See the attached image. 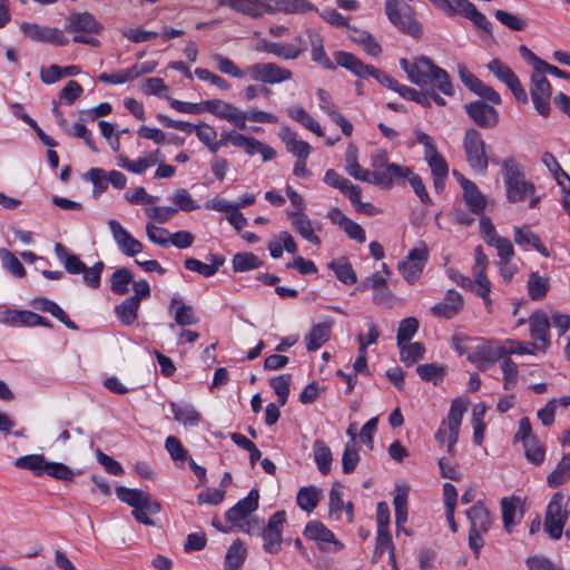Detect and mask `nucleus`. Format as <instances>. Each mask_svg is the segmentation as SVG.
I'll return each instance as SVG.
<instances>
[{
	"instance_id": "1",
	"label": "nucleus",
	"mask_w": 570,
	"mask_h": 570,
	"mask_svg": "<svg viewBox=\"0 0 570 570\" xmlns=\"http://www.w3.org/2000/svg\"><path fill=\"white\" fill-rule=\"evenodd\" d=\"M400 65L406 72L407 79L414 85L425 87L431 83L444 95L453 96V86L448 72L428 57H417L413 61L402 58Z\"/></svg>"
},
{
	"instance_id": "2",
	"label": "nucleus",
	"mask_w": 570,
	"mask_h": 570,
	"mask_svg": "<svg viewBox=\"0 0 570 570\" xmlns=\"http://www.w3.org/2000/svg\"><path fill=\"white\" fill-rule=\"evenodd\" d=\"M501 166L507 199L510 203L522 202L528 195L534 194V185L525 179L522 167L517 164L513 157L505 158Z\"/></svg>"
},
{
	"instance_id": "3",
	"label": "nucleus",
	"mask_w": 570,
	"mask_h": 570,
	"mask_svg": "<svg viewBox=\"0 0 570 570\" xmlns=\"http://www.w3.org/2000/svg\"><path fill=\"white\" fill-rule=\"evenodd\" d=\"M259 492L252 489L248 495L239 500L233 508L227 510L225 518L230 523V529L237 527L242 532L250 533L258 529V519L250 514L258 509Z\"/></svg>"
},
{
	"instance_id": "4",
	"label": "nucleus",
	"mask_w": 570,
	"mask_h": 570,
	"mask_svg": "<svg viewBox=\"0 0 570 570\" xmlns=\"http://www.w3.org/2000/svg\"><path fill=\"white\" fill-rule=\"evenodd\" d=\"M334 58L336 65L340 67L351 71L353 75L358 77L360 79L365 78L367 76H372L375 78L381 85L385 86L391 90H396L399 87V82L390 77L383 70L375 68L372 65H364L355 55L347 51H336L334 53Z\"/></svg>"
},
{
	"instance_id": "5",
	"label": "nucleus",
	"mask_w": 570,
	"mask_h": 570,
	"mask_svg": "<svg viewBox=\"0 0 570 570\" xmlns=\"http://www.w3.org/2000/svg\"><path fill=\"white\" fill-rule=\"evenodd\" d=\"M385 13L399 30L414 38H420L423 33L421 23L416 20L414 10L411 6L401 0H386Z\"/></svg>"
},
{
	"instance_id": "6",
	"label": "nucleus",
	"mask_w": 570,
	"mask_h": 570,
	"mask_svg": "<svg viewBox=\"0 0 570 570\" xmlns=\"http://www.w3.org/2000/svg\"><path fill=\"white\" fill-rule=\"evenodd\" d=\"M466 411L464 401L456 399L452 401L446 420L442 421L435 433V439L440 445L448 440V451L453 453L454 445L458 442L463 415Z\"/></svg>"
},
{
	"instance_id": "7",
	"label": "nucleus",
	"mask_w": 570,
	"mask_h": 570,
	"mask_svg": "<svg viewBox=\"0 0 570 570\" xmlns=\"http://www.w3.org/2000/svg\"><path fill=\"white\" fill-rule=\"evenodd\" d=\"M465 514L470 521L469 547L478 558L483 547L482 535L491 528L492 518L480 501L468 509Z\"/></svg>"
},
{
	"instance_id": "8",
	"label": "nucleus",
	"mask_w": 570,
	"mask_h": 570,
	"mask_svg": "<svg viewBox=\"0 0 570 570\" xmlns=\"http://www.w3.org/2000/svg\"><path fill=\"white\" fill-rule=\"evenodd\" d=\"M568 502L569 499L562 492H557L552 495L548 504L543 525L544 531L554 540L561 538L563 528L568 521Z\"/></svg>"
},
{
	"instance_id": "9",
	"label": "nucleus",
	"mask_w": 570,
	"mask_h": 570,
	"mask_svg": "<svg viewBox=\"0 0 570 570\" xmlns=\"http://www.w3.org/2000/svg\"><path fill=\"white\" fill-rule=\"evenodd\" d=\"M463 147L470 167L476 171H485L489 164L485 153L487 145L482 135L475 128L465 131Z\"/></svg>"
},
{
	"instance_id": "10",
	"label": "nucleus",
	"mask_w": 570,
	"mask_h": 570,
	"mask_svg": "<svg viewBox=\"0 0 570 570\" xmlns=\"http://www.w3.org/2000/svg\"><path fill=\"white\" fill-rule=\"evenodd\" d=\"M247 75L254 81L264 83H278L291 80L293 73L274 62H258L246 68Z\"/></svg>"
},
{
	"instance_id": "11",
	"label": "nucleus",
	"mask_w": 570,
	"mask_h": 570,
	"mask_svg": "<svg viewBox=\"0 0 570 570\" xmlns=\"http://www.w3.org/2000/svg\"><path fill=\"white\" fill-rule=\"evenodd\" d=\"M530 95L535 110L543 117L550 114L552 88L549 80L540 71L531 75Z\"/></svg>"
},
{
	"instance_id": "12",
	"label": "nucleus",
	"mask_w": 570,
	"mask_h": 570,
	"mask_svg": "<svg viewBox=\"0 0 570 570\" xmlns=\"http://www.w3.org/2000/svg\"><path fill=\"white\" fill-rule=\"evenodd\" d=\"M203 106L204 111L210 112L216 117L228 121L240 130L246 129L245 111L238 109L234 105L219 99H210L203 101Z\"/></svg>"
},
{
	"instance_id": "13",
	"label": "nucleus",
	"mask_w": 570,
	"mask_h": 570,
	"mask_svg": "<svg viewBox=\"0 0 570 570\" xmlns=\"http://www.w3.org/2000/svg\"><path fill=\"white\" fill-rule=\"evenodd\" d=\"M528 323L530 326V336L533 342L529 345L538 351L546 352L550 346V321L543 311L532 313Z\"/></svg>"
},
{
	"instance_id": "14",
	"label": "nucleus",
	"mask_w": 570,
	"mask_h": 570,
	"mask_svg": "<svg viewBox=\"0 0 570 570\" xmlns=\"http://www.w3.org/2000/svg\"><path fill=\"white\" fill-rule=\"evenodd\" d=\"M259 18L265 13L275 14L283 13H305L316 10L307 0H259L258 2Z\"/></svg>"
},
{
	"instance_id": "15",
	"label": "nucleus",
	"mask_w": 570,
	"mask_h": 570,
	"mask_svg": "<svg viewBox=\"0 0 570 570\" xmlns=\"http://www.w3.org/2000/svg\"><path fill=\"white\" fill-rule=\"evenodd\" d=\"M489 70L512 91L517 100L528 102V95L521 86L512 69L500 59H492L488 65Z\"/></svg>"
},
{
	"instance_id": "16",
	"label": "nucleus",
	"mask_w": 570,
	"mask_h": 570,
	"mask_svg": "<svg viewBox=\"0 0 570 570\" xmlns=\"http://www.w3.org/2000/svg\"><path fill=\"white\" fill-rule=\"evenodd\" d=\"M108 227L111 232L112 239L124 255L134 257L144 250L141 242L136 239L127 229H125L118 220L110 219L108 222Z\"/></svg>"
},
{
	"instance_id": "17",
	"label": "nucleus",
	"mask_w": 570,
	"mask_h": 570,
	"mask_svg": "<svg viewBox=\"0 0 570 570\" xmlns=\"http://www.w3.org/2000/svg\"><path fill=\"white\" fill-rule=\"evenodd\" d=\"M21 32L33 41L49 42L57 46H66L68 39L57 28L41 27L37 23L23 22L20 26Z\"/></svg>"
},
{
	"instance_id": "18",
	"label": "nucleus",
	"mask_w": 570,
	"mask_h": 570,
	"mask_svg": "<svg viewBox=\"0 0 570 570\" xmlns=\"http://www.w3.org/2000/svg\"><path fill=\"white\" fill-rule=\"evenodd\" d=\"M469 117L481 128H494L499 122V112L483 100H475L464 106Z\"/></svg>"
},
{
	"instance_id": "19",
	"label": "nucleus",
	"mask_w": 570,
	"mask_h": 570,
	"mask_svg": "<svg viewBox=\"0 0 570 570\" xmlns=\"http://www.w3.org/2000/svg\"><path fill=\"white\" fill-rule=\"evenodd\" d=\"M426 259L428 249L425 246L410 250L406 259L399 264V269L404 279L410 284L415 283L422 274Z\"/></svg>"
},
{
	"instance_id": "20",
	"label": "nucleus",
	"mask_w": 570,
	"mask_h": 570,
	"mask_svg": "<svg viewBox=\"0 0 570 570\" xmlns=\"http://www.w3.org/2000/svg\"><path fill=\"white\" fill-rule=\"evenodd\" d=\"M116 493L119 500L132 508L138 505L145 507L149 514H157L161 509L160 504L151 500L150 494L146 491L120 485L116 488Z\"/></svg>"
},
{
	"instance_id": "21",
	"label": "nucleus",
	"mask_w": 570,
	"mask_h": 570,
	"mask_svg": "<svg viewBox=\"0 0 570 570\" xmlns=\"http://www.w3.org/2000/svg\"><path fill=\"white\" fill-rule=\"evenodd\" d=\"M306 49V41L301 37L296 38V43L262 41L258 47V50L285 60L297 59Z\"/></svg>"
},
{
	"instance_id": "22",
	"label": "nucleus",
	"mask_w": 570,
	"mask_h": 570,
	"mask_svg": "<svg viewBox=\"0 0 570 570\" xmlns=\"http://www.w3.org/2000/svg\"><path fill=\"white\" fill-rule=\"evenodd\" d=\"M157 67L155 61H145L135 63L130 68L119 71L116 75H108L102 72L98 76V80L105 83H125L137 79L138 77L151 73Z\"/></svg>"
},
{
	"instance_id": "23",
	"label": "nucleus",
	"mask_w": 570,
	"mask_h": 570,
	"mask_svg": "<svg viewBox=\"0 0 570 570\" xmlns=\"http://www.w3.org/2000/svg\"><path fill=\"white\" fill-rule=\"evenodd\" d=\"M66 30L68 32L99 35L102 31V26L87 11L72 12L68 16Z\"/></svg>"
},
{
	"instance_id": "24",
	"label": "nucleus",
	"mask_w": 570,
	"mask_h": 570,
	"mask_svg": "<svg viewBox=\"0 0 570 570\" xmlns=\"http://www.w3.org/2000/svg\"><path fill=\"white\" fill-rule=\"evenodd\" d=\"M464 306L462 295L454 289H449L444 298L431 307V312L436 317L453 318L458 315Z\"/></svg>"
},
{
	"instance_id": "25",
	"label": "nucleus",
	"mask_w": 570,
	"mask_h": 570,
	"mask_svg": "<svg viewBox=\"0 0 570 570\" xmlns=\"http://www.w3.org/2000/svg\"><path fill=\"white\" fill-rule=\"evenodd\" d=\"M371 164L373 167L372 173L385 174V176H390L391 187L394 181L400 177H405L411 174V168L403 167L394 163H389V156L385 151H379L372 156Z\"/></svg>"
},
{
	"instance_id": "26",
	"label": "nucleus",
	"mask_w": 570,
	"mask_h": 570,
	"mask_svg": "<svg viewBox=\"0 0 570 570\" xmlns=\"http://www.w3.org/2000/svg\"><path fill=\"white\" fill-rule=\"evenodd\" d=\"M455 14H462L470 19L476 27L483 29L487 33H492V23L478 8L469 0H451Z\"/></svg>"
},
{
	"instance_id": "27",
	"label": "nucleus",
	"mask_w": 570,
	"mask_h": 570,
	"mask_svg": "<svg viewBox=\"0 0 570 570\" xmlns=\"http://www.w3.org/2000/svg\"><path fill=\"white\" fill-rule=\"evenodd\" d=\"M460 184L463 189V198L466 203V206L474 214H482L485 207V198L479 190L478 186L463 176H460Z\"/></svg>"
},
{
	"instance_id": "28",
	"label": "nucleus",
	"mask_w": 570,
	"mask_h": 570,
	"mask_svg": "<svg viewBox=\"0 0 570 570\" xmlns=\"http://www.w3.org/2000/svg\"><path fill=\"white\" fill-rule=\"evenodd\" d=\"M346 171L353 178L365 181L368 184H373L375 186L381 187L382 189L391 188V179L390 176H385V174L372 173L371 170L364 169L361 165L354 164L353 166H346Z\"/></svg>"
},
{
	"instance_id": "29",
	"label": "nucleus",
	"mask_w": 570,
	"mask_h": 570,
	"mask_svg": "<svg viewBox=\"0 0 570 570\" xmlns=\"http://www.w3.org/2000/svg\"><path fill=\"white\" fill-rule=\"evenodd\" d=\"M311 43L312 60L327 70H335L336 65L327 57L324 49V40L316 31L307 30Z\"/></svg>"
},
{
	"instance_id": "30",
	"label": "nucleus",
	"mask_w": 570,
	"mask_h": 570,
	"mask_svg": "<svg viewBox=\"0 0 570 570\" xmlns=\"http://www.w3.org/2000/svg\"><path fill=\"white\" fill-rule=\"evenodd\" d=\"M282 141L286 145L288 153L299 158H308L311 146L308 142L297 139L296 134L288 127H283L279 131Z\"/></svg>"
},
{
	"instance_id": "31",
	"label": "nucleus",
	"mask_w": 570,
	"mask_h": 570,
	"mask_svg": "<svg viewBox=\"0 0 570 570\" xmlns=\"http://www.w3.org/2000/svg\"><path fill=\"white\" fill-rule=\"evenodd\" d=\"M209 261L212 263L207 264L189 257L185 259L184 266L186 269L196 272L204 277H212L218 272L219 267L225 263V259L222 256L212 255Z\"/></svg>"
},
{
	"instance_id": "32",
	"label": "nucleus",
	"mask_w": 570,
	"mask_h": 570,
	"mask_svg": "<svg viewBox=\"0 0 570 570\" xmlns=\"http://www.w3.org/2000/svg\"><path fill=\"white\" fill-rule=\"evenodd\" d=\"M332 326V320L313 326L305 337L307 351L313 352L324 345L330 340Z\"/></svg>"
},
{
	"instance_id": "33",
	"label": "nucleus",
	"mask_w": 570,
	"mask_h": 570,
	"mask_svg": "<svg viewBox=\"0 0 570 570\" xmlns=\"http://www.w3.org/2000/svg\"><path fill=\"white\" fill-rule=\"evenodd\" d=\"M170 410L174 420L184 426H196L202 420V414L191 404L173 402L170 403Z\"/></svg>"
},
{
	"instance_id": "34",
	"label": "nucleus",
	"mask_w": 570,
	"mask_h": 570,
	"mask_svg": "<svg viewBox=\"0 0 570 570\" xmlns=\"http://www.w3.org/2000/svg\"><path fill=\"white\" fill-rule=\"evenodd\" d=\"M170 311H174V320L177 325L189 326L196 325L199 320L194 311V307L186 304L180 298H174L170 303Z\"/></svg>"
},
{
	"instance_id": "35",
	"label": "nucleus",
	"mask_w": 570,
	"mask_h": 570,
	"mask_svg": "<svg viewBox=\"0 0 570 570\" xmlns=\"http://www.w3.org/2000/svg\"><path fill=\"white\" fill-rule=\"evenodd\" d=\"M324 181L338 190H341L350 200H356L358 186L353 185L348 179L337 174L334 169L325 173Z\"/></svg>"
},
{
	"instance_id": "36",
	"label": "nucleus",
	"mask_w": 570,
	"mask_h": 570,
	"mask_svg": "<svg viewBox=\"0 0 570 570\" xmlns=\"http://www.w3.org/2000/svg\"><path fill=\"white\" fill-rule=\"evenodd\" d=\"M514 242L519 246L530 245L537 249L542 256L549 257L550 253L541 243L539 236L534 234L528 226L514 227Z\"/></svg>"
},
{
	"instance_id": "37",
	"label": "nucleus",
	"mask_w": 570,
	"mask_h": 570,
	"mask_svg": "<svg viewBox=\"0 0 570 570\" xmlns=\"http://www.w3.org/2000/svg\"><path fill=\"white\" fill-rule=\"evenodd\" d=\"M140 303L135 297H128L115 307V314L122 325H132L138 318Z\"/></svg>"
},
{
	"instance_id": "38",
	"label": "nucleus",
	"mask_w": 570,
	"mask_h": 570,
	"mask_svg": "<svg viewBox=\"0 0 570 570\" xmlns=\"http://www.w3.org/2000/svg\"><path fill=\"white\" fill-rule=\"evenodd\" d=\"M504 356V348L502 346L494 347L487 343L479 346L474 352L468 355V360L472 363H495Z\"/></svg>"
},
{
	"instance_id": "39",
	"label": "nucleus",
	"mask_w": 570,
	"mask_h": 570,
	"mask_svg": "<svg viewBox=\"0 0 570 570\" xmlns=\"http://www.w3.org/2000/svg\"><path fill=\"white\" fill-rule=\"evenodd\" d=\"M304 535L309 540L318 541L321 543H334L341 548L334 533L320 521L308 522L305 527Z\"/></svg>"
},
{
	"instance_id": "40",
	"label": "nucleus",
	"mask_w": 570,
	"mask_h": 570,
	"mask_svg": "<svg viewBox=\"0 0 570 570\" xmlns=\"http://www.w3.org/2000/svg\"><path fill=\"white\" fill-rule=\"evenodd\" d=\"M55 253L69 274L77 275L85 271L86 264L77 255L69 253L62 244L55 245Z\"/></svg>"
},
{
	"instance_id": "41",
	"label": "nucleus",
	"mask_w": 570,
	"mask_h": 570,
	"mask_svg": "<svg viewBox=\"0 0 570 570\" xmlns=\"http://www.w3.org/2000/svg\"><path fill=\"white\" fill-rule=\"evenodd\" d=\"M314 461L318 468V471L326 475L330 473L332 468V451L323 440H315L313 443Z\"/></svg>"
},
{
	"instance_id": "42",
	"label": "nucleus",
	"mask_w": 570,
	"mask_h": 570,
	"mask_svg": "<svg viewBox=\"0 0 570 570\" xmlns=\"http://www.w3.org/2000/svg\"><path fill=\"white\" fill-rule=\"evenodd\" d=\"M35 306L42 312L51 314L68 328L72 331L78 330V326L69 318L67 313L55 302L47 298H39L35 302Z\"/></svg>"
},
{
	"instance_id": "43",
	"label": "nucleus",
	"mask_w": 570,
	"mask_h": 570,
	"mask_svg": "<svg viewBox=\"0 0 570 570\" xmlns=\"http://www.w3.org/2000/svg\"><path fill=\"white\" fill-rule=\"evenodd\" d=\"M393 503L397 529L403 530L406 534H410V532H407V530L404 528V524L407 521V489L397 487Z\"/></svg>"
},
{
	"instance_id": "44",
	"label": "nucleus",
	"mask_w": 570,
	"mask_h": 570,
	"mask_svg": "<svg viewBox=\"0 0 570 570\" xmlns=\"http://www.w3.org/2000/svg\"><path fill=\"white\" fill-rule=\"evenodd\" d=\"M321 495L322 491L314 485L303 487L296 495L297 505L302 510L311 513L317 507Z\"/></svg>"
},
{
	"instance_id": "45",
	"label": "nucleus",
	"mask_w": 570,
	"mask_h": 570,
	"mask_svg": "<svg viewBox=\"0 0 570 570\" xmlns=\"http://www.w3.org/2000/svg\"><path fill=\"white\" fill-rule=\"evenodd\" d=\"M293 226L295 230L307 242L320 245L321 238L314 233L312 222L303 213L293 214Z\"/></svg>"
},
{
	"instance_id": "46",
	"label": "nucleus",
	"mask_w": 570,
	"mask_h": 570,
	"mask_svg": "<svg viewBox=\"0 0 570 570\" xmlns=\"http://www.w3.org/2000/svg\"><path fill=\"white\" fill-rule=\"evenodd\" d=\"M134 282V274L130 269L121 267L116 269L110 277V289L118 295L128 293V285Z\"/></svg>"
},
{
	"instance_id": "47",
	"label": "nucleus",
	"mask_w": 570,
	"mask_h": 570,
	"mask_svg": "<svg viewBox=\"0 0 570 570\" xmlns=\"http://www.w3.org/2000/svg\"><path fill=\"white\" fill-rule=\"evenodd\" d=\"M48 461L42 454H29L20 456L14 461L18 469L32 471L36 475H42L46 472Z\"/></svg>"
},
{
	"instance_id": "48",
	"label": "nucleus",
	"mask_w": 570,
	"mask_h": 570,
	"mask_svg": "<svg viewBox=\"0 0 570 570\" xmlns=\"http://www.w3.org/2000/svg\"><path fill=\"white\" fill-rule=\"evenodd\" d=\"M219 6L228 7L250 18H259V0H216Z\"/></svg>"
},
{
	"instance_id": "49",
	"label": "nucleus",
	"mask_w": 570,
	"mask_h": 570,
	"mask_svg": "<svg viewBox=\"0 0 570 570\" xmlns=\"http://www.w3.org/2000/svg\"><path fill=\"white\" fill-rule=\"evenodd\" d=\"M570 478V454L561 458L553 471L548 475L547 483L550 488H558Z\"/></svg>"
},
{
	"instance_id": "50",
	"label": "nucleus",
	"mask_w": 570,
	"mask_h": 570,
	"mask_svg": "<svg viewBox=\"0 0 570 570\" xmlns=\"http://www.w3.org/2000/svg\"><path fill=\"white\" fill-rule=\"evenodd\" d=\"M246 559V549L240 540L229 547L225 557V570H239Z\"/></svg>"
},
{
	"instance_id": "51",
	"label": "nucleus",
	"mask_w": 570,
	"mask_h": 570,
	"mask_svg": "<svg viewBox=\"0 0 570 570\" xmlns=\"http://www.w3.org/2000/svg\"><path fill=\"white\" fill-rule=\"evenodd\" d=\"M528 293L531 299L540 301L546 297L549 291V278L540 276L538 273H531L527 284Z\"/></svg>"
},
{
	"instance_id": "52",
	"label": "nucleus",
	"mask_w": 570,
	"mask_h": 570,
	"mask_svg": "<svg viewBox=\"0 0 570 570\" xmlns=\"http://www.w3.org/2000/svg\"><path fill=\"white\" fill-rule=\"evenodd\" d=\"M289 117L302 124L305 128L317 135L324 136L321 125L302 107L289 108L287 110Z\"/></svg>"
},
{
	"instance_id": "53",
	"label": "nucleus",
	"mask_w": 570,
	"mask_h": 570,
	"mask_svg": "<svg viewBox=\"0 0 570 570\" xmlns=\"http://www.w3.org/2000/svg\"><path fill=\"white\" fill-rule=\"evenodd\" d=\"M262 264L263 262L253 253H237L232 261L233 269L238 273L258 268Z\"/></svg>"
},
{
	"instance_id": "54",
	"label": "nucleus",
	"mask_w": 570,
	"mask_h": 570,
	"mask_svg": "<svg viewBox=\"0 0 570 570\" xmlns=\"http://www.w3.org/2000/svg\"><path fill=\"white\" fill-rule=\"evenodd\" d=\"M399 347H400L401 361L406 366H411L416 361L421 360L425 352L424 345L420 342H414L411 344L404 343V344H402V346H399Z\"/></svg>"
},
{
	"instance_id": "55",
	"label": "nucleus",
	"mask_w": 570,
	"mask_h": 570,
	"mask_svg": "<svg viewBox=\"0 0 570 570\" xmlns=\"http://www.w3.org/2000/svg\"><path fill=\"white\" fill-rule=\"evenodd\" d=\"M213 61L216 63L217 69L225 75L232 76L234 78L242 79L247 72L246 70H242L233 60L227 57H224L219 53H215L212 56Z\"/></svg>"
},
{
	"instance_id": "56",
	"label": "nucleus",
	"mask_w": 570,
	"mask_h": 570,
	"mask_svg": "<svg viewBox=\"0 0 570 570\" xmlns=\"http://www.w3.org/2000/svg\"><path fill=\"white\" fill-rule=\"evenodd\" d=\"M83 178L92 183V196L96 198L99 197L108 188L107 174L101 168L89 169L85 174Z\"/></svg>"
},
{
	"instance_id": "57",
	"label": "nucleus",
	"mask_w": 570,
	"mask_h": 570,
	"mask_svg": "<svg viewBox=\"0 0 570 570\" xmlns=\"http://www.w3.org/2000/svg\"><path fill=\"white\" fill-rule=\"evenodd\" d=\"M419 330V321L415 317H406L401 321L397 328L396 341L397 346L410 342V340L416 334Z\"/></svg>"
},
{
	"instance_id": "58",
	"label": "nucleus",
	"mask_w": 570,
	"mask_h": 570,
	"mask_svg": "<svg viewBox=\"0 0 570 570\" xmlns=\"http://www.w3.org/2000/svg\"><path fill=\"white\" fill-rule=\"evenodd\" d=\"M244 150L247 155L253 156L255 154H261L264 161L271 160L275 157L276 151L268 145L257 140L254 137H248Z\"/></svg>"
},
{
	"instance_id": "59",
	"label": "nucleus",
	"mask_w": 570,
	"mask_h": 570,
	"mask_svg": "<svg viewBox=\"0 0 570 570\" xmlns=\"http://www.w3.org/2000/svg\"><path fill=\"white\" fill-rule=\"evenodd\" d=\"M419 376L426 382L436 385L441 382L445 374V368L435 364H421L416 367Z\"/></svg>"
},
{
	"instance_id": "60",
	"label": "nucleus",
	"mask_w": 570,
	"mask_h": 570,
	"mask_svg": "<svg viewBox=\"0 0 570 570\" xmlns=\"http://www.w3.org/2000/svg\"><path fill=\"white\" fill-rule=\"evenodd\" d=\"M269 385L277 394L279 405L284 406L289 395L291 375L283 374L272 377L269 380Z\"/></svg>"
},
{
	"instance_id": "61",
	"label": "nucleus",
	"mask_w": 570,
	"mask_h": 570,
	"mask_svg": "<svg viewBox=\"0 0 570 570\" xmlns=\"http://www.w3.org/2000/svg\"><path fill=\"white\" fill-rule=\"evenodd\" d=\"M500 366L503 373V389L509 391L518 382V365L510 357L503 356Z\"/></svg>"
},
{
	"instance_id": "62",
	"label": "nucleus",
	"mask_w": 570,
	"mask_h": 570,
	"mask_svg": "<svg viewBox=\"0 0 570 570\" xmlns=\"http://www.w3.org/2000/svg\"><path fill=\"white\" fill-rule=\"evenodd\" d=\"M488 263L489 259L484 254L483 248L481 246H476L474 249V265L472 268V274L473 277L476 278V283L489 281L485 274Z\"/></svg>"
},
{
	"instance_id": "63",
	"label": "nucleus",
	"mask_w": 570,
	"mask_h": 570,
	"mask_svg": "<svg viewBox=\"0 0 570 570\" xmlns=\"http://www.w3.org/2000/svg\"><path fill=\"white\" fill-rule=\"evenodd\" d=\"M12 322H18L26 326H50V323L47 318L30 311L13 312Z\"/></svg>"
},
{
	"instance_id": "64",
	"label": "nucleus",
	"mask_w": 570,
	"mask_h": 570,
	"mask_svg": "<svg viewBox=\"0 0 570 570\" xmlns=\"http://www.w3.org/2000/svg\"><path fill=\"white\" fill-rule=\"evenodd\" d=\"M328 268H331L335 273L336 277L346 285H352L357 281L356 274L353 271L352 265L347 262H331L328 264Z\"/></svg>"
}]
</instances>
